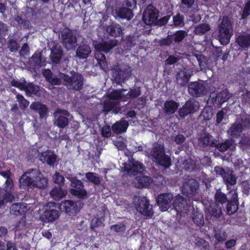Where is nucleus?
<instances>
[{
  "mask_svg": "<svg viewBox=\"0 0 250 250\" xmlns=\"http://www.w3.org/2000/svg\"><path fill=\"white\" fill-rule=\"evenodd\" d=\"M10 210L12 214L18 216L24 214L27 211V207L23 203H16L11 206Z\"/></svg>",
  "mask_w": 250,
  "mask_h": 250,
  "instance_id": "nucleus-27",
  "label": "nucleus"
},
{
  "mask_svg": "<svg viewBox=\"0 0 250 250\" xmlns=\"http://www.w3.org/2000/svg\"><path fill=\"white\" fill-rule=\"evenodd\" d=\"M70 186L73 188L69 189V193L80 199H84L87 197L88 193L84 188L83 183L79 180L77 176H73L69 179Z\"/></svg>",
  "mask_w": 250,
  "mask_h": 250,
  "instance_id": "nucleus-6",
  "label": "nucleus"
},
{
  "mask_svg": "<svg viewBox=\"0 0 250 250\" xmlns=\"http://www.w3.org/2000/svg\"><path fill=\"white\" fill-rule=\"evenodd\" d=\"M30 108L39 114L41 120L46 119L48 116L49 109L41 102H33L30 105Z\"/></svg>",
  "mask_w": 250,
  "mask_h": 250,
  "instance_id": "nucleus-15",
  "label": "nucleus"
},
{
  "mask_svg": "<svg viewBox=\"0 0 250 250\" xmlns=\"http://www.w3.org/2000/svg\"><path fill=\"white\" fill-rule=\"evenodd\" d=\"M115 46V44L112 42H99L95 45L96 52H104L108 53L110 50Z\"/></svg>",
  "mask_w": 250,
  "mask_h": 250,
  "instance_id": "nucleus-35",
  "label": "nucleus"
},
{
  "mask_svg": "<svg viewBox=\"0 0 250 250\" xmlns=\"http://www.w3.org/2000/svg\"><path fill=\"white\" fill-rule=\"evenodd\" d=\"M109 34L113 37H120L123 32V29L119 24L110 25L107 29Z\"/></svg>",
  "mask_w": 250,
  "mask_h": 250,
  "instance_id": "nucleus-38",
  "label": "nucleus"
},
{
  "mask_svg": "<svg viewBox=\"0 0 250 250\" xmlns=\"http://www.w3.org/2000/svg\"><path fill=\"white\" fill-rule=\"evenodd\" d=\"M63 55L62 47L59 44H54L51 49L50 59L54 63H59Z\"/></svg>",
  "mask_w": 250,
  "mask_h": 250,
  "instance_id": "nucleus-19",
  "label": "nucleus"
},
{
  "mask_svg": "<svg viewBox=\"0 0 250 250\" xmlns=\"http://www.w3.org/2000/svg\"><path fill=\"white\" fill-rule=\"evenodd\" d=\"M26 81L24 80L23 82H21L15 79H13L11 82V85L12 86L18 88L21 90L23 91L24 88V85L25 84Z\"/></svg>",
  "mask_w": 250,
  "mask_h": 250,
  "instance_id": "nucleus-56",
  "label": "nucleus"
},
{
  "mask_svg": "<svg viewBox=\"0 0 250 250\" xmlns=\"http://www.w3.org/2000/svg\"><path fill=\"white\" fill-rule=\"evenodd\" d=\"M110 229L116 233H124L126 230V225L124 222H118L111 225Z\"/></svg>",
  "mask_w": 250,
  "mask_h": 250,
  "instance_id": "nucleus-44",
  "label": "nucleus"
},
{
  "mask_svg": "<svg viewBox=\"0 0 250 250\" xmlns=\"http://www.w3.org/2000/svg\"><path fill=\"white\" fill-rule=\"evenodd\" d=\"M101 134L103 137H109L111 135V129L109 125L103 126L101 129Z\"/></svg>",
  "mask_w": 250,
  "mask_h": 250,
  "instance_id": "nucleus-58",
  "label": "nucleus"
},
{
  "mask_svg": "<svg viewBox=\"0 0 250 250\" xmlns=\"http://www.w3.org/2000/svg\"><path fill=\"white\" fill-rule=\"evenodd\" d=\"M8 30L7 25L0 21V39L4 38L7 34Z\"/></svg>",
  "mask_w": 250,
  "mask_h": 250,
  "instance_id": "nucleus-57",
  "label": "nucleus"
},
{
  "mask_svg": "<svg viewBox=\"0 0 250 250\" xmlns=\"http://www.w3.org/2000/svg\"><path fill=\"white\" fill-rule=\"evenodd\" d=\"M172 35H168L166 38L161 39L159 42V44L161 46H169L173 43L172 40Z\"/></svg>",
  "mask_w": 250,
  "mask_h": 250,
  "instance_id": "nucleus-55",
  "label": "nucleus"
},
{
  "mask_svg": "<svg viewBox=\"0 0 250 250\" xmlns=\"http://www.w3.org/2000/svg\"><path fill=\"white\" fill-rule=\"evenodd\" d=\"M35 188L45 189L48 186V179L39 170L34 168Z\"/></svg>",
  "mask_w": 250,
  "mask_h": 250,
  "instance_id": "nucleus-18",
  "label": "nucleus"
},
{
  "mask_svg": "<svg viewBox=\"0 0 250 250\" xmlns=\"http://www.w3.org/2000/svg\"><path fill=\"white\" fill-rule=\"evenodd\" d=\"M170 18V15H167L166 16H164L160 18L159 20L158 19L157 21V22H156L154 25H158L161 26L165 25L168 22Z\"/></svg>",
  "mask_w": 250,
  "mask_h": 250,
  "instance_id": "nucleus-59",
  "label": "nucleus"
},
{
  "mask_svg": "<svg viewBox=\"0 0 250 250\" xmlns=\"http://www.w3.org/2000/svg\"><path fill=\"white\" fill-rule=\"evenodd\" d=\"M250 118L248 115H243L229 129L228 133L232 137H237L243 130L250 126Z\"/></svg>",
  "mask_w": 250,
  "mask_h": 250,
  "instance_id": "nucleus-7",
  "label": "nucleus"
},
{
  "mask_svg": "<svg viewBox=\"0 0 250 250\" xmlns=\"http://www.w3.org/2000/svg\"><path fill=\"white\" fill-rule=\"evenodd\" d=\"M185 140V137L182 134H178L174 138V142L178 145L182 144Z\"/></svg>",
  "mask_w": 250,
  "mask_h": 250,
  "instance_id": "nucleus-63",
  "label": "nucleus"
},
{
  "mask_svg": "<svg viewBox=\"0 0 250 250\" xmlns=\"http://www.w3.org/2000/svg\"><path fill=\"white\" fill-rule=\"evenodd\" d=\"M199 188V183L194 179H189L186 181L182 186L183 194L189 196L197 193Z\"/></svg>",
  "mask_w": 250,
  "mask_h": 250,
  "instance_id": "nucleus-16",
  "label": "nucleus"
},
{
  "mask_svg": "<svg viewBox=\"0 0 250 250\" xmlns=\"http://www.w3.org/2000/svg\"><path fill=\"white\" fill-rule=\"evenodd\" d=\"M83 206V204L80 201L64 200L60 203L59 208L69 216H75L80 212Z\"/></svg>",
  "mask_w": 250,
  "mask_h": 250,
  "instance_id": "nucleus-8",
  "label": "nucleus"
},
{
  "mask_svg": "<svg viewBox=\"0 0 250 250\" xmlns=\"http://www.w3.org/2000/svg\"><path fill=\"white\" fill-rule=\"evenodd\" d=\"M129 125L128 123L125 120L116 122L112 125V129L114 133L120 134L126 132Z\"/></svg>",
  "mask_w": 250,
  "mask_h": 250,
  "instance_id": "nucleus-29",
  "label": "nucleus"
},
{
  "mask_svg": "<svg viewBox=\"0 0 250 250\" xmlns=\"http://www.w3.org/2000/svg\"><path fill=\"white\" fill-rule=\"evenodd\" d=\"M62 81V79L59 76V78L57 76L52 77L51 79L48 81V83H51L52 85H60Z\"/></svg>",
  "mask_w": 250,
  "mask_h": 250,
  "instance_id": "nucleus-61",
  "label": "nucleus"
},
{
  "mask_svg": "<svg viewBox=\"0 0 250 250\" xmlns=\"http://www.w3.org/2000/svg\"><path fill=\"white\" fill-rule=\"evenodd\" d=\"M173 194L170 193H161L156 198V202L160 210L166 211L171 206Z\"/></svg>",
  "mask_w": 250,
  "mask_h": 250,
  "instance_id": "nucleus-14",
  "label": "nucleus"
},
{
  "mask_svg": "<svg viewBox=\"0 0 250 250\" xmlns=\"http://www.w3.org/2000/svg\"><path fill=\"white\" fill-rule=\"evenodd\" d=\"M230 97V94L227 90H224L217 95L215 93L213 92L210 95V98H215L214 101L215 102H218L220 104H222L226 102Z\"/></svg>",
  "mask_w": 250,
  "mask_h": 250,
  "instance_id": "nucleus-34",
  "label": "nucleus"
},
{
  "mask_svg": "<svg viewBox=\"0 0 250 250\" xmlns=\"http://www.w3.org/2000/svg\"><path fill=\"white\" fill-rule=\"evenodd\" d=\"M61 38L63 46L67 50L71 49L76 46L77 39L71 29L64 28L61 32Z\"/></svg>",
  "mask_w": 250,
  "mask_h": 250,
  "instance_id": "nucleus-10",
  "label": "nucleus"
},
{
  "mask_svg": "<svg viewBox=\"0 0 250 250\" xmlns=\"http://www.w3.org/2000/svg\"><path fill=\"white\" fill-rule=\"evenodd\" d=\"M59 216V212L56 209L46 210L42 215V220L45 222H53Z\"/></svg>",
  "mask_w": 250,
  "mask_h": 250,
  "instance_id": "nucleus-30",
  "label": "nucleus"
},
{
  "mask_svg": "<svg viewBox=\"0 0 250 250\" xmlns=\"http://www.w3.org/2000/svg\"><path fill=\"white\" fill-rule=\"evenodd\" d=\"M173 207L178 212H184L187 207L186 200L182 196H176L173 202Z\"/></svg>",
  "mask_w": 250,
  "mask_h": 250,
  "instance_id": "nucleus-26",
  "label": "nucleus"
},
{
  "mask_svg": "<svg viewBox=\"0 0 250 250\" xmlns=\"http://www.w3.org/2000/svg\"><path fill=\"white\" fill-rule=\"evenodd\" d=\"M16 99L19 103V106L22 110H25L29 104V102L25 99L21 94L16 95Z\"/></svg>",
  "mask_w": 250,
  "mask_h": 250,
  "instance_id": "nucleus-46",
  "label": "nucleus"
},
{
  "mask_svg": "<svg viewBox=\"0 0 250 250\" xmlns=\"http://www.w3.org/2000/svg\"><path fill=\"white\" fill-rule=\"evenodd\" d=\"M118 17L122 19L131 20L133 17L132 11L128 8L122 7L116 10Z\"/></svg>",
  "mask_w": 250,
  "mask_h": 250,
  "instance_id": "nucleus-28",
  "label": "nucleus"
},
{
  "mask_svg": "<svg viewBox=\"0 0 250 250\" xmlns=\"http://www.w3.org/2000/svg\"><path fill=\"white\" fill-rule=\"evenodd\" d=\"M53 181L55 184H57L59 185V187H62L64 184L65 179L64 177L60 174L59 172H56L53 177Z\"/></svg>",
  "mask_w": 250,
  "mask_h": 250,
  "instance_id": "nucleus-50",
  "label": "nucleus"
},
{
  "mask_svg": "<svg viewBox=\"0 0 250 250\" xmlns=\"http://www.w3.org/2000/svg\"><path fill=\"white\" fill-rule=\"evenodd\" d=\"M135 207L137 210L144 216L151 218L154 214L152 208H150L149 200L146 197H139Z\"/></svg>",
  "mask_w": 250,
  "mask_h": 250,
  "instance_id": "nucleus-12",
  "label": "nucleus"
},
{
  "mask_svg": "<svg viewBox=\"0 0 250 250\" xmlns=\"http://www.w3.org/2000/svg\"><path fill=\"white\" fill-rule=\"evenodd\" d=\"M60 76L62 80V84L68 89L79 91L83 89L84 79L81 74L74 72L69 76L68 74L60 72Z\"/></svg>",
  "mask_w": 250,
  "mask_h": 250,
  "instance_id": "nucleus-2",
  "label": "nucleus"
},
{
  "mask_svg": "<svg viewBox=\"0 0 250 250\" xmlns=\"http://www.w3.org/2000/svg\"><path fill=\"white\" fill-rule=\"evenodd\" d=\"M218 38L221 44H227L229 42L233 35L232 21L227 17H224L219 26Z\"/></svg>",
  "mask_w": 250,
  "mask_h": 250,
  "instance_id": "nucleus-3",
  "label": "nucleus"
},
{
  "mask_svg": "<svg viewBox=\"0 0 250 250\" xmlns=\"http://www.w3.org/2000/svg\"><path fill=\"white\" fill-rule=\"evenodd\" d=\"M189 94L194 97H198L203 93V85L197 82H192L188 85Z\"/></svg>",
  "mask_w": 250,
  "mask_h": 250,
  "instance_id": "nucleus-21",
  "label": "nucleus"
},
{
  "mask_svg": "<svg viewBox=\"0 0 250 250\" xmlns=\"http://www.w3.org/2000/svg\"><path fill=\"white\" fill-rule=\"evenodd\" d=\"M151 155L156 163L163 167L167 168L171 165V159L165 153L163 145H157L151 151Z\"/></svg>",
  "mask_w": 250,
  "mask_h": 250,
  "instance_id": "nucleus-4",
  "label": "nucleus"
},
{
  "mask_svg": "<svg viewBox=\"0 0 250 250\" xmlns=\"http://www.w3.org/2000/svg\"><path fill=\"white\" fill-rule=\"evenodd\" d=\"M7 47L11 52H17L19 48L20 45L17 41L13 39H10L7 41Z\"/></svg>",
  "mask_w": 250,
  "mask_h": 250,
  "instance_id": "nucleus-49",
  "label": "nucleus"
},
{
  "mask_svg": "<svg viewBox=\"0 0 250 250\" xmlns=\"http://www.w3.org/2000/svg\"><path fill=\"white\" fill-rule=\"evenodd\" d=\"M86 178L88 181L95 185H99L101 181L99 177L97 176L96 173L92 172H86L85 174Z\"/></svg>",
  "mask_w": 250,
  "mask_h": 250,
  "instance_id": "nucleus-42",
  "label": "nucleus"
},
{
  "mask_svg": "<svg viewBox=\"0 0 250 250\" xmlns=\"http://www.w3.org/2000/svg\"><path fill=\"white\" fill-rule=\"evenodd\" d=\"M14 185L12 178L6 179L3 185V190L0 189V208L5 203L14 201L15 196L13 194Z\"/></svg>",
  "mask_w": 250,
  "mask_h": 250,
  "instance_id": "nucleus-5",
  "label": "nucleus"
},
{
  "mask_svg": "<svg viewBox=\"0 0 250 250\" xmlns=\"http://www.w3.org/2000/svg\"><path fill=\"white\" fill-rule=\"evenodd\" d=\"M125 90H113L109 95V98L112 100H119L123 97L122 91Z\"/></svg>",
  "mask_w": 250,
  "mask_h": 250,
  "instance_id": "nucleus-51",
  "label": "nucleus"
},
{
  "mask_svg": "<svg viewBox=\"0 0 250 250\" xmlns=\"http://www.w3.org/2000/svg\"><path fill=\"white\" fill-rule=\"evenodd\" d=\"M218 149L221 151H225L227 149H234L235 147V144L232 140H227L224 143H221L217 146Z\"/></svg>",
  "mask_w": 250,
  "mask_h": 250,
  "instance_id": "nucleus-43",
  "label": "nucleus"
},
{
  "mask_svg": "<svg viewBox=\"0 0 250 250\" xmlns=\"http://www.w3.org/2000/svg\"><path fill=\"white\" fill-rule=\"evenodd\" d=\"M216 207L208 210V212L213 216L219 217L222 214V207L219 205H223L228 202L227 195L221 191H217L215 195Z\"/></svg>",
  "mask_w": 250,
  "mask_h": 250,
  "instance_id": "nucleus-13",
  "label": "nucleus"
},
{
  "mask_svg": "<svg viewBox=\"0 0 250 250\" xmlns=\"http://www.w3.org/2000/svg\"><path fill=\"white\" fill-rule=\"evenodd\" d=\"M104 219L103 217L100 218L99 217H94L91 222V228L94 229L98 227L101 226L103 224Z\"/></svg>",
  "mask_w": 250,
  "mask_h": 250,
  "instance_id": "nucleus-54",
  "label": "nucleus"
},
{
  "mask_svg": "<svg viewBox=\"0 0 250 250\" xmlns=\"http://www.w3.org/2000/svg\"><path fill=\"white\" fill-rule=\"evenodd\" d=\"M214 236L217 241L222 242L226 239L227 234L224 230H217L215 231Z\"/></svg>",
  "mask_w": 250,
  "mask_h": 250,
  "instance_id": "nucleus-53",
  "label": "nucleus"
},
{
  "mask_svg": "<svg viewBox=\"0 0 250 250\" xmlns=\"http://www.w3.org/2000/svg\"><path fill=\"white\" fill-rule=\"evenodd\" d=\"M91 49L88 45H81L77 49L76 55L80 59H86L91 53Z\"/></svg>",
  "mask_w": 250,
  "mask_h": 250,
  "instance_id": "nucleus-33",
  "label": "nucleus"
},
{
  "mask_svg": "<svg viewBox=\"0 0 250 250\" xmlns=\"http://www.w3.org/2000/svg\"><path fill=\"white\" fill-rule=\"evenodd\" d=\"M242 187L243 188L244 192L248 193L250 189V183L246 181L242 182Z\"/></svg>",
  "mask_w": 250,
  "mask_h": 250,
  "instance_id": "nucleus-64",
  "label": "nucleus"
},
{
  "mask_svg": "<svg viewBox=\"0 0 250 250\" xmlns=\"http://www.w3.org/2000/svg\"><path fill=\"white\" fill-rule=\"evenodd\" d=\"M67 191L63 190L62 187H55L49 192L50 197L54 200L59 201L65 197Z\"/></svg>",
  "mask_w": 250,
  "mask_h": 250,
  "instance_id": "nucleus-25",
  "label": "nucleus"
},
{
  "mask_svg": "<svg viewBox=\"0 0 250 250\" xmlns=\"http://www.w3.org/2000/svg\"><path fill=\"white\" fill-rule=\"evenodd\" d=\"M94 56L99 67L102 70L105 71L108 66L105 55L103 53L97 51L95 52Z\"/></svg>",
  "mask_w": 250,
  "mask_h": 250,
  "instance_id": "nucleus-37",
  "label": "nucleus"
},
{
  "mask_svg": "<svg viewBox=\"0 0 250 250\" xmlns=\"http://www.w3.org/2000/svg\"><path fill=\"white\" fill-rule=\"evenodd\" d=\"M58 112L62 114L58 117L56 121L55 122L56 125L60 128H63L68 125V118L70 113L66 110L58 109Z\"/></svg>",
  "mask_w": 250,
  "mask_h": 250,
  "instance_id": "nucleus-22",
  "label": "nucleus"
},
{
  "mask_svg": "<svg viewBox=\"0 0 250 250\" xmlns=\"http://www.w3.org/2000/svg\"><path fill=\"white\" fill-rule=\"evenodd\" d=\"M159 15V11L152 4H148L145 10L142 19L144 22L148 25L155 24L157 22Z\"/></svg>",
  "mask_w": 250,
  "mask_h": 250,
  "instance_id": "nucleus-11",
  "label": "nucleus"
},
{
  "mask_svg": "<svg viewBox=\"0 0 250 250\" xmlns=\"http://www.w3.org/2000/svg\"><path fill=\"white\" fill-rule=\"evenodd\" d=\"M113 76L116 82L117 83H120L127 79L128 74L125 70L118 69H115L113 73Z\"/></svg>",
  "mask_w": 250,
  "mask_h": 250,
  "instance_id": "nucleus-36",
  "label": "nucleus"
},
{
  "mask_svg": "<svg viewBox=\"0 0 250 250\" xmlns=\"http://www.w3.org/2000/svg\"><path fill=\"white\" fill-rule=\"evenodd\" d=\"M199 215L201 217H198L197 215L193 214L192 220L197 226L201 227L203 226V221L202 220V218H203V215L200 214Z\"/></svg>",
  "mask_w": 250,
  "mask_h": 250,
  "instance_id": "nucleus-60",
  "label": "nucleus"
},
{
  "mask_svg": "<svg viewBox=\"0 0 250 250\" xmlns=\"http://www.w3.org/2000/svg\"><path fill=\"white\" fill-rule=\"evenodd\" d=\"M228 203L227 206L228 213L229 215L232 214L238 209V203H231L230 202Z\"/></svg>",
  "mask_w": 250,
  "mask_h": 250,
  "instance_id": "nucleus-52",
  "label": "nucleus"
},
{
  "mask_svg": "<svg viewBox=\"0 0 250 250\" xmlns=\"http://www.w3.org/2000/svg\"><path fill=\"white\" fill-rule=\"evenodd\" d=\"M141 95L140 87H133L131 88L126 94L128 99H133L138 98Z\"/></svg>",
  "mask_w": 250,
  "mask_h": 250,
  "instance_id": "nucleus-45",
  "label": "nucleus"
},
{
  "mask_svg": "<svg viewBox=\"0 0 250 250\" xmlns=\"http://www.w3.org/2000/svg\"><path fill=\"white\" fill-rule=\"evenodd\" d=\"M190 78V75L188 74L187 72L185 71L180 72L176 74L177 83L181 85H186L188 82Z\"/></svg>",
  "mask_w": 250,
  "mask_h": 250,
  "instance_id": "nucleus-39",
  "label": "nucleus"
},
{
  "mask_svg": "<svg viewBox=\"0 0 250 250\" xmlns=\"http://www.w3.org/2000/svg\"><path fill=\"white\" fill-rule=\"evenodd\" d=\"M34 168L27 169L21 175L19 179L21 188L28 191H32L35 188Z\"/></svg>",
  "mask_w": 250,
  "mask_h": 250,
  "instance_id": "nucleus-9",
  "label": "nucleus"
},
{
  "mask_svg": "<svg viewBox=\"0 0 250 250\" xmlns=\"http://www.w3.org/2000/svg\"><path fill=\"white\" fill-rule=\"evenodd\" d=\"M103 110L105 112H109L112 111L114 113L117 114L121 110V107L118 103L109 101L104 103Z\"/></svg>",
  "mask_w": 250,
  "mask_h": 250,
  "instance_id": "nucleus-32",
  "label": "nucleus"
},
{
  "mask_svg": "<svg viewBox=\"0 0 250 250\" xmlns=\"http://www.w3.org/2000/svg\"><path fill=\"white\" fill-rule=\"evenodd\" d=\"M179 106V104L174 100H167L164 105V110L166 115H170L175 113Z\"/></svg>",
  "mask_w": 250,
  "mask_h": 250,
  "instance_id": "nucleus-23",
  "label": "nucleus"
},
{
  "mask_svg": "<svg viewBox=\"0 0 250 250\" xmlns=\"http://www.w3.org/2000/svg\"><path fill=\"white\" fill-rule=\"evenodd\" d=\"M173 24L176 27H182L184 26V16L178 13L173 17Z\"/></svg>",
  "mask_w": 250,
  "mask_h": 250,
  "instance_id": "nucleus-47",
  "label": "nucleus"
},
{
  "mask_svg": "<svg viewBox=\"0 0 250 250\" xmlns=\"http://www.w3.org/2000/svg\"><path fill=\"white\" fill-rule=\"evenodd\" d=\"M40 89V86L33 83L26 82L23 91L25 92L26 96H30L31 95H37L39 94Z\"/></svg>",
  "mask_w": 250,
  "mask_h": 250,
  "instance_id": "nucleus-31",
  "label": "nucleus"
},
{
  "mask_svg": "<svg viewBox=\"0 0 250 250\" xmlns=\"http://www.w3.org/2000/svg\"><path fill=\"white\" fill-rule=\"evenodd\" d=\"M195 107L193 103L190 101H187L185 104L179 109V115L181 118L184 119L188 114L193 113Z\"/></svg>",
  "mask_w": 250,
  "mask_h": 250,
  "instance_id": "nucleus-24",
  "label": "nucleus"
},
{
  "mask_svg": "<svg viewBox=\"0 0 250 250\" xmlns=\"http://www.w3.org/2000/svg\"><path fill=\"white\" fill-rule=\"evenodd\" d=\"M236 41L243 48H248L250 45V35L239 36L237 38Z\"/></svg>",
  "mask_w": 250,
  "mask_h": 250,
  "instance_id": "nucleus-40",
  "label": "nucleus"
},
{
  "mask_svg": "<svg viewBox=\"0 0 250 250\" xmlns=\"http://www.w3.org/2000/svg\"><path fill=\"white\" fill-rule=\"evenodd\" d=\"M228 193L229 199H228V202L231 203H238V194L237 192V188L231 189L230 188Z\"/></svg>",
  "mask_w": 250,
  "mask_h": 250,
  "instance_id": "nucleus-48",
  "label": "nucleus"
},
{
  "mask_svg": "<svg viewBox=\"0 0 250 250\" xmlns=\"http://www.w3.org/2000/svg\"><path fill=\"white\" fill-rule=\"evenodd\" d=\"M250 15V0L247 2L246 3L244 9L243 10V12L242 14V18H246L249 15Z\"/></svg>",
  "mask_w": 250,
  "mask_h": 250,
  "instance_id": "nucleus-62",
  "label": "nucleus"
},
{
  "mask_svg": "<svg viewBox=\"0 0 250 250\" xmlns=\"http://www.w3.org/2000/svg\"><path fill=\"white\" fill-rule=\"evenodd\" d=\"M40 160L43 163H46L50 167H54L57 158V156L52 150H47L39 154Z\"/></svg>",
  "mask_w": 250,
  "mask_h": 250,
  "instance_id": "nucleus-17",
  "label": "nucleus"
},
{
  "mask_svg": "<svg viewBox=\"0 0 250 250\" xmlns=\"http://www.w3.org/2000/svg\"><path fill=\"white\" fill-rule=\"evenodd\" d=\"M237 177L234 174L233 171L228 169L223 176V182L226 186L227 189L229 190L231 186L236 184Z\"/></svg>",
  "mask_w": 250,
  "mask_h": 250,
  "instance_id": "nucleus-20",
  "label": "nucleus"
},
{
  "mask_svg": "<svg viewBox=\"0 0 250 250\" xmlns=\"http://www.w3.org/2000/svg\"><path fill=\"white\" fill-rule=\"evenodd\" d=\"M172 35V40L175 43L181 42L188 36L187 32L185 30L176 31Z\"/></svg>",
  "mask_w": 250,
  "mask_h": 250,
  "instance_id": "nucleus-41",
  "label": "nucleus"
},
{
  "mask_svg": "<svg viewBox=\"0 0 250 250\" xmlns=\"http://www.w3.org/2000/svg\"><path fill=\"white\" fill-rule=\"evenodd\" d=\"M123 165V172L125 175L131 177L140 173V176L136 177L134 180V183L136 187L142 188L149 186L151 179L149 176L144 175L143 173L145 167L142 163L132 158L129 160L128 163H124Z\"/></svg>",
  "mask_w": 250,
  "mask_h": 250,
  "instance_id": "nucleus-1",
  "label": "nucleus"
}]
</instances>
